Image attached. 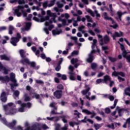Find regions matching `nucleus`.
<instances>
[{
    "mask_svg": "<svg viewBox=\"0 0 130 130\" xmlns=\"http://www.w3.org/2000/svg\"><path fill=\"white\" fill-rule=\"evenodd\" d=\"M47 13L48 16H49L50 17L47 16L39 19L38 18L35 16L33 18V20H34L36 22H38L40 23H41L42 22H45V26H49V24H52L53 22L54 23H55V18H56V14L51 13L50 10H48L47 11Z\"/></svg>",
    "mask_w": 130,
    "mask_h": 130,
    "instance_id": "obj_1",
    "label": "nucleus"
},
{
    "mask_svg": "<svg viewBox=\"0 0 130 130\" xmlns=\"http://www.w3.org/2000/svg\"><path fill=\"white\" fill-rule=\"evenodd\" d=\"M104 20H106V21H111L112 24L113 25H110V27L111 28H112L113 29H117V27H118V24L116 23L114 20L113 19L112 17L108 16V14L106 12L104 13Z\"/></svg>",
    "mask_w": 130,
    "mask_h": 130,
    "instance_id": "obj_2",
    "label": "nucleus"
},
{
    "mask_svg": "<svg viewBox=\"0 0 130 130\" xmlns=\"http://www.w3.org/2000/svg\"><path fill=\"white\" fill-rule=\"evenodd\" d=\"M98 37L101 45L108 44L110 41V37L107 35H106L103 37L101 35H98Z\"/></svg>",
    "mask_w": 130,
    "mask_h": 130,
    "instance_id": "obj_3",
    "label": "nucleus"
},
{
    "mask_svg": "<svg viewBox=\"0 0 130 130\" xmlns=\"http://www.w3.org/2000/svg\"><path fill=\"white\" fill-rule=\"evenodd\" d=\"M0 121L4 123V124H5V125H7L11 128V129H14V126L17 124V121L16 120H13L12 122L8 123L7 120H6V118H2V115L0 114Z\"/></svg>",
    "mask_w": 130,
    "mask_h": 130,
    "instance_id": "obj_4",
    "label": "nucleus"
},
{
    "mask_svg": "<svg viewBox=\"0 0 130 130\" xmlns=\"http://www.w3.org/2000/svg\"><path fill=\"white\" fill-rule=\"evenodd\" d=\"M90 90V87H88L86 89H84L81 92V94H82L83 96L85 95L86 99H88L89 101L91 100V98H90V96H89L91 95V92L89 91Z\"/></svg>",
    "mask_w": 130,
    "mask_h": 130,
    "instance_id": "obj_5",
    "label": "nucleus"
},
{
    "mask_svg": "<svg viewBox=\"0 0 130 130\" xmlns=\"http://www.w3.org/2000/svg\"><path fill=\"white\" fill-rule=\"evenodd\" d=\"M56 105V103H52L50 104V107H53V109L51 111V114H62L63 113V111H61V113H58L56 112L57 110V107L55 106Z\"/></svg>",
    "mask_w": 130,
    "mask_h": 130,
    "instance_id": "obj_6",
    "label": "nucleus"
},
{
    "mask_svg": "<svg viewBox=\"0 0 130 130\" xmlns=\"http://www.w3.org/2000/svg\"><path fill=\"white\" fill-rule=\"evenodd\" d=\"M110 34L113 40H116V37H122V36H123V32L121 31H119V32L115 31L113 34L110 32Z\"/></svg>",
    "mask_w": 130,
    "mask_h": 130,
    "instance_id": "obj_7",
    "label": "nucleus"
},
{
    "mask_svg": "<svg viewBox=\"0 0 130 130\" xmlns=\"http://www.w3.org/2000/svg\"><path fill=\"white\" fill-rule=\"evenodd\" d=\"M17 112H18V110L16 108H11L9 110L5 111L6 114H9L10 115L15 114Z\"/></svg>",
    "mask_w": 130,
    "mask_h": 130,
    "instance_id": "obj_8",
    "label": "nucleus"
},
{
    "mask_svg": "<svg viewBox=\"0 0 130 130\" xmlns=\"http://www.w3.org/2000/svg\"><path fill=\"white\" fill-rule=\"evenodd\" d=\"M95 50H93L91 51L90 53L89 54V57L86 59L87 62H92V61H93L95 57L92 55L95 53Z\"/></svg>",
    "mask_w": 130,
    "mask_h": 130,
    "instance_id": "obj_9",
    "label": "nucleus"
},
{
    "mask_svg": "<svg viewBox=\"0 0 130 130\" xmlns=\"http://www.w3.org/2000/svg\"><path fill=\"white\" fill-rule=\"evenodd\" d=\"M53 95L57 98V99H60L62 96V91L61 90H56L53 92Z\"/></svg>",
    "mask_w": 130,
    "mask_h": 130,
    "instance_id": "obj_10",
    "label": "nucleus"
},
{
    "mask_svg": "<svg viewBox=\"0 0 130 130\" xmlns=\"http://www.w3.org/2000/svg\"><path fill=\"white\" fill-rule=\"evenodd\" d=\"M7 95H9V94H7L5 91L2 92L1 95V100L2 102H7V100H8Z\"/></svg>",
    "mask_w": 130,
    "mask_h": 130,
    "instance_id": "obj_11",
    "label": "nucleus"
},
{
    "mask_svg": "<svg viewBox=\"0 0 130 130\" xmlns=\"http://www.w3.org/2000/svg\"><path fill=\"white\" fill-rule=\"evenodd\" d=\"M27 9L26 11L27 13H31V10L29 8V6L28 5H24V6H18L17 9L20 10H24V9Z\"/></svg>",
    "mask_w": 130,
    "mask_h": 130,
    "instance_id": "obj_12",
    "label": "nucleus"
},
{
    "mask_svg": "<svg viewBox=\"0 0 130 130\" xmlns=\"http://www.w3.org/2000/svg\"><path fill=\"white\" fill-rule=\"evenodd\" d=\"M18 41H20L16 37H12L10 43L12 45H13V46H17V43H18Z\"/></svg>",
    "mask_w": 130,
    "mask_h": 130,
    "instance_id": "obj_13",
    "label": "nucleus"
},
{
    "mask_svg": "<svg viewBox=\"0 0 130 130\" xmlns=\"http://www.w3.org/2000/svg\"><path fill=\"white\" fill-rule=\"evenodd\" d=\"M60 117L58 116H54L52 117H47V119H48V120H52L53 121H54V122H55L56 121H59V120H60Z\"/></svg>",
    "mask_w": 130,
    "mask_h": 130,
    "instance_id": "obj_14",
    "label": "nucleus"
},
{
    "mask_svg": "<svg viewBox=\"0 0 130 130\" xmlns=\"http://www.w3.org/2000/svg\"><path fill=\"white\" fill-rule=\"evenodd\" d=\"M27 105L25 103H22L20 105V107L17 110L18 112H24L25 111V108Z\"/></svg>",
    "mask_w": 130,
    "mask_h": 130,
    "instance_id": "obj_15",
    "label": "nucleus"
},
{
    "mask_svg": "<svg viewBox=\"0 0 130 130\" xmlns=\"http://www.w3.org/2000/svg\"><path fill=\"white\" fill-rule=\"evenodd\" d=\"M14 105V103H8L7 105L4 106V109L5 111H7V110H9V109H11V106H13Z\"/></svg>",
    "mask_w": 130,
    "mask_h": 130,
    "instance_id": "obj_16",
    "label": "nucleus"
},
{
    "mask_svg": "<svg viewBox=\"0 0 130 130\" xmlns=\"http://www.w3.org/2000/svg\"><path fill=\"white\" fill-rule=\"evenodd\" d=\"M0 58L2 60H7L10 61L11 60V56H8L6 54H3L0 55Z\"/></svg>",
    "mask_w": 130,
    "mask_h": 130,
    "instance_id": "obj_17",
    "label": "nucleus"
},
{
    "mask_svg": "<svg viewBox=\"0 0 130 130\" xmlns=\"http://www.w3.org/2000/svg\"><path fill=\"white\" fill-rule=\"evenodd\" d=\"M30 27H31V23L28 22L26 23L25 27H22L21 29L22 31H28V30H30Z\"/></svg>",
    "mask_w": 130,
    "mask_h": 130,
    "instance_id": "obj_18",
    "label": "nucleus"
},
{
    "mask_svg": "<svg viewBox=\"0 0 130 130\" xmlns=\"http://www.w3.org/2000/svg\"><path fill=\"white\" fill-rule=\"evenodd\" d=\"M0 81H2L3 83H5V82H7V83H9L10 82V77L9 76H7L5 77H0Z\"/></svg>",
    "mask_w": 130,
    "mask_h": 130,
    "instance_id": "obj_19",
    "label": "nucleus"
},
{
    "mask_svg": "<svg viewBox=\"0 0 130 130\" xmlns=\"http://www.w3.org/2000/svg\"><path fill=\"white\" fill-rule=\"evenodd\" d=\"M1 71H4L5 75H7L9 73V70L6 69V67L3 66V64L0 62V72Z\"/></svg>",
    "mask_w": 130,
    "mask_h": 130,
    "instance_id": "obj_20",
    "label": "nucleus"
},
{
    "mask_svg": "<svg viewBox=\"0 0 130 130\" xmlns=\"http://www.w3.org/2000/svg\"><path fill=\"white\" fill-rule=\"evenodd\" d=\"M111 80V77H110V76L108 75H106L105 76H104V83H105V84H107V82L109 81L110 82V81Z\"/></svg>",
    "mask_w": 130,
    "mask_h": 130,
    "instance_id": "obj_21",
    "label": "nucleus"
},
{
    "mask_svg": "<svg viewBox=\"0 0 130 130\" xmlns=\"http://www.w3.org/2000/svg\"><path fill=\"white\" fill-rule=\"evenodd\" d=\"M62 32V31L61 30V29L58 30L57 29H53L52 31V33L54 36H56V35H59V34H60V33H61Z\"/></svg>",
    "mask_w": 130,
    "mask_h": 130,
    "instance_id": "obj_22",
    "label": "nucleus"
},
{
    "mask_svg": "<svg viewBox=\"0 0 130 130\" xmlns=\"http://www.w3.org/2000/svg\"><path fill=\"white\" fill-rule=\"evenodd\" d=\"M56 76L58 77V78H61V80L64 81H66V80L67 79V75L65 74L62 75L60 73H57Z\"/></svg>",
    "mask_w": 130,
    "mask_h": 130,
    "instance_id": "obj_23",
    "label": "nucleus"
},
{
    "mask_svg": "<svg viewBox=\"0 0 130 130\" xmlns=\"http://www.w3.org/2000/svg\"><path fill=\"white\" fill-rule=\"evenodd\" d=\"M16 74L14 73H10V80L11 82H16L17 80H16Z\"/></svg>",
    "mask_w": 130,
    "mask_h": 130,
    "instance_id": "obj_24",
    "label": "nucleus"
},
{
    "mask_svg": "<svg viewBox=\"0 0 130 130\" xmlns=\"http://www.w3.org/2000/svg\"><path fill=\"white\" fill-rule=\"evenodd\" d=\"M127 14V12L125 11L124 12H121V11H118L117 12V15L120 20V21H121V17H122V15Z\"/></svg>",
    "mask_w": 130,
    "mask_h": 130,
    "instance_id": "obj_25",
    "label": "nucleus"
},
{
    "mask_svg": "<svg viewBox=\"0 0 130 130\" xmlns=\"http://www.w3.org/2000/svg\"><path fill=\"white\" fill-rule=\"evenodd\" d=\"M20 62L22 64H24L25 63H27V64H29L30 63V61L29 60V59L28 58H23L21 60Z\"/></svg>",
    "mask_w": 130,
    "mask_h": 130,
    "instance_id": "obj_26",
    "label": "nucleus"
},
{
    "mask_svg": "<svg viewBox=\"0 0 130 130\" xmlns=\"http://www.w3.org/2000/svg\"><path fill=\"white\" fill-rule=\"evenodd\" d=\"M118 43H119V44L121 45V49L122 51L123 56H125V54H127V53L126 52V51H125V50L124 49V46L121 45V44L119 43V41H118Z\"/></svg>",
    "mask_w": 130,
    "mask_h": 130,
    "instance_id": "obj_27",
    "label": "nucleus"
},
{
    "mask_svg": "<svg viewBox=\"0 0 130 130\" xmlns=\"http://www.w3.org/2000/svg\"><path fill=\"white\" fill-rule=\"evenodd\" d=\"M127 124H128V127H129L130 117L126 119V122H125L124 124L123 125V127H124V128H126V125H127Z\"/></svg>",
    "mask_w": 130,
    "mask_h": 130,
    "instance_id": "obj_28",
    "label": "nucleus"
},
{
    "mask_svg": "<svg viewBox=\"0 0 130 130\" xmlns=\"http://www.w3.org/2000/svg\"><path fill=\"white\" fill-rule=\"evenodd\" d=\"M68 117H69V116L66 115L60 116V118H61V120L64 123H68V120L67 119Z\"/></svg>",
    "mask_w": 130,
    "mask_h": 130,
    "instance_id": "obj_29",
    "label": "nucleus"
},
{
    "mask_svg": "<svg viewBox=\"0 0 130 130\" xmlns=\"http://www.w3.org/2000/svg\"><path fill=\"white\" fill-rule=\"evenodd\" d=\"M86 11L88 14L91 15V17H93V18L95 17V11L93 12V11L90 9H87Z\"/></svg>",
    "mask_w": 130,
    "mask_h": 130,
    "instance_id": "obj_30",
    "label": "nucleus"
},
{
    "mask_svg": "<svg viewBox=\"0 0 130 130\" xmlns=\"http://www.w3.org/2000/svg\"><path fill=\"white\" fill-rule=\"evenodd\" d=\"M124 93L130 97V87H126L124 90Z\"/></svg>",
    "mask_w": 130,
    "mask_h": 130,
    "instance_id": "obj_31",
    "label": "nucleus"
},
{
    "mask_svg": "<svg viewBox=\"0 0 130 130\" xmlns=\"http://www.w3.org/2000/svg\"><path fill=\"white\" fill-rule=\"evenodd\" d=\"M37 129V126L36 124H34L31 127H27L25 130H36Z\"/></svg>",
    "mask_w": 130,
    "mask_h": 130,
    "instance_id": "obj_32",
    "label": "nucleus"
},
{
    "mask_svg": "<svg viewBox=\"0 0 130 130\" xmlns=\"http://www.w3.org/2000/svg\"><path fill=\"white\" fill-rule=\"evenodd\" d=\"M19 53L20 54V56L22 58H24V57H25L26 56H25V53H26V52L24 51L23 49H21L19 50Z\"/></svg>",
    "mask_w": 130,
    "mask_h": 130,
    "instance_id": "obj_33",
    "label": "nucleus"
},
{
    "mask_svg": "<svg viewBox=\"0 0 130 130\" xmlns=\"http://www.w3.org/2000/svg\"><path fill=\"white\" fill-rule=\"evenodd\" d=\"M93 126L94 127H95L96 130H98V129H99L100 127H102V126H103V123L94 124Z\"/></svg>",
    "mask_w": 130,
    "mask_h": 130,
    "instance_id": "obj_34",
    "label": "nucleus"
},
{
    "mask_svg": "<svg viewBox=\"0 0 130 130\" xmlns=\"http://www.w3.org/2000/svg\"><path fill=\"white\" fill-rule=\"evenodd\" d=\"M19 5H25L28 3L27 0H17Z\"/></svg>",
    "mask_w": 130,
    "mask_h": 130,
    "instance_id": "obj_35",
    "label": "nucleus"
},
{
    "mask_svg": "<svg viewBox=\"0 0 130 130\" xmlns=\"http://www.w3.org/2000/svg\"><path fill=\"white\" fill-rule=\"evenodd\" d=\"M69 75H70V79L71 80V81H75L76 80V77L74 76V75H73V73L72 72H68Z\"/></svg>",
    "mask_w": 130,
    "mask_h": 130,
    "instance_id": "obj_36",
    "label": "nucleus"
},
{
    "mask_svg": "<svg viewBox=\"0 0 130 130\" xmlns=\"http://www.w3.org/2000/svg\"><path fill=\"white\" fill-rule=\"evenodd\" d=\"M85 17L86 18L87 22L93 23V18H92L91 16H90L89 15H86Z\"/></svg>",
    "mask_w": 130,
    "mask_h": 130,
    "instance_id": "obj_37",
    "label": "nucleus"
},
{
    "mask_svg": "<svg viewBox=\"0 0 130 130\" xmlns=\"http://www.w3.org/2000/svg\"><path fill=\"white\" fill-rule=\"evenodd\" d=\"M19 10H20L19 8L15 10V14L16 15L17 17H21L22 13L19 11Z\"/></svg>",
    "mask_w": 130,
    "mask_h": 130,
    "instance_id": "obj_38",
    "label": "nucleus"
},
{
    "mask_svg": "<svg viewBox=\"0 0 130 130\" xmlns=\"http://www.w3.org/2000/svg\"><path fill=\"white\" fill-rule=\"evenodd\" d=\"M15 28L14 26L12 25H10L9 27V34L12 35L13 34V31H14V29Z\"/></svg>",
    "mask_w": 130,
    "mask_h": 130,
    "instance_id": "obj_39",
    "label": "nucleus"
},
{
    "mask_svg": "<svg viewBox=\"0 0 130 130\" xmlns=\"http://www.w3.org/2000/svg\"><path fill=\"white\" fill-rule=\"evenodd\" d=\"M82 111L83 113H85V114H87V115H90V114H91V112L86 109H83Z\"/></svg>",
    "mask_w": 130,
    "mask_h": 130,
    "instance_id": "obj_40",
    "label": "nucleus"
},
{
    "mask_svg": "<svg viewBox=\"0 0 130 130\" xmlns=\"http://www.w3.org/2000/svg\"><path fill=\"white\" fill-rule=\"evenodd\" d=\"M91 69H92V70L93 71H96V70H97V63H91Z\"/></svg>",
    "mask_w": 130,
    "mask_h": 130,
    "instance_id": "obj_41",
    "label": "nucleus"
},
{
    "mask_svg": "<svg viewBox=\"0 0 130 130\" xmlns=\"http://www.w3.org/2000/svg\"><path fill=\"white\" fill-rule=\"evenodd\" d=\"M124 112V110L123 109H120L118 110L119 116H122V114Z\"/></svg>",
    "mask_w": 130,
    "mask_h": 130,
    "instance_id": "obj_42",
    "label": "nucleus"
},
{
    "mask_svg": "<svg viewBox=\"0 0 130 130\" xmlns=\"http://www.w3.org/2000/svg\"><path fill=\"white\" fill-rule=\"evenodd\" d=\"M31 97L28 96L27 94L24 95V101L27 102V101H30Z\"/></svg>",
    "mask_w": 130,
    "mask_h": 130,
    "instance_id": "obj_43",
    "label": "nucleus"
},
{
    "mask_svg": "<svg viewBox=\"0 0 130 130\" xmlns=\"http://www.w3.org/2000/svg\"><path fill=\"white\" fill-rule=\"evenodd\" d=\"M107 127H109V128H111L112 129H114L115 128L114 123H111L107 125Z\"/></svg>",
    "mask_w": 130,
    "mask_h": 130,
    "instance_id": "obj_44",
    "label": "nucleus"
},
{
    "mask_svg": "<svg viewBox=\"0 0 130 130\" xmlns=\"http://www.w3.org/2000/svg\"><path fill=\"white\" fill-rule=\"evenodd\" d=\"M71 63L72 64H75V63L78 62V61H79V60H78L77 58H72L71 60Z\"/></svg>",
    "mask_w": 130,
    "mask_h": 130,
    "instance_id": "obj_45",
    "label": "nucleus"
},
{
    "mask_svg": "<svg viewBox=\"0 0 130 130\" xmlns=\"http://www.w3.org/2000/svg\"><path fill=\"white\" fill-rule=\"evenodd\" d=\"M123 57L126 58L127 62L130 63V54L126 55V54H125V56H123Z\"/></svg>",
    "mask_w": 130,
    "mask_h": 130,
    "instance_id": "obj_46",
    "label": "nucleus"
},
{
    "mask_svg": "<svg viewBox=\"0 0 130 130\" xmlns=\"http://www.w3.org/2000/svg\"><path fill=\"white\" fill-rule=\"evenodd\" d=\"M61 125L59 123L55 124V130H59Z\"/></svg>",
    "mask_w": 130,
    "mask_h": 130,
    "instance_id": "obj_47",
    "label": "nucleus"
},
{
    "mask_svg": "<svg viewBox=\"0 0 130 130\" xmlns=\"http://www.w3.org/2000/svg\"><path fill=\"white\" fill-rule=\"evenodd\" d=\"M109 60L112 62H115L117 59L116 58L112 57H109Z\"/></svg>",
    "mask_w": 130,
    "mask_h": 130,
    "instance_id": "obj_48",
    "label": "nucleus"
},
{
    "mask_svg": "<svg viewBox=\"0 0 130 130\" xmlns=\"http://www.w3.org/2000/svg\"><path fill=\"white\" fill-rule=\"evenodd\" d=\"M43 7L44 9H46L48 7V1H46L43 4Z\"/></svg>",
    "mask_w": 130,
    "mask_h": 130,
    "instance_id": "obj_49",
    "label": "nucleus"
},
{
    "mask_svg": "<svg viewBox=\"0 0 130 130\" xmlns=\"http://www.w3.org/2000/svg\"><path fill=\"white\" fill-rule=\"evenodd\" d=\"M112 76H114V77H119V72H116V71H114L112 74Z\"/></svg>",
    "mask_w": 130,
    "mask_h": 130,
    "instance_id": "obj_50",
    "label": "nucleus"
},
{
    "mask_svg": "<svg viewBox=\"0 0 130 130\" xmlns=\"http://www.w3.org/2000/svg\"><path fill=\"white\" fill-rule=\"evenodd\" d=\"M75 124H78V123H76L75 121H71L69 122V125L70 126H72V127H74L75 126Z\"/></svg>",
    "mask_w": 130,
    "mask_h": 130,
    "instance_id": "obj_51",
    "label": "nucleus"
},
{
    "mask_svg": "<svg viewBox=\"0 0 130 130\" xmlns=\"http://www.w3.org/2000/svg\"><path fill=\"white\" fill-rule=\"evenodd\" d=\"M58 90H63V85L62 84H59L57 86Z\"/></svg>",
    "mask_w": 130,
    "mask_h": 130,
    "instance_id": "obj_52",
    "label": "nucleus"
},
{
    "mask_svg": "<svg viewBox=\"0 0 130 130\" xmlns=\"http://www.w3.org/2000/svg\"><path fill=\"white\" fill-rule=\"evenodd\" d=\"M62 24L63 25V26H69V24L67 23V20L66 19H62L61 20Z\"/></svg>",
    "mask_w": 130,
    "mask_h": 130,
    "instance_id": "obj_53",
    "label": "nucleus"
},
{
    "mask_svg": "<svg viewBox=\"0 0 130 130\" xmlns=\"http://www.w3.org/2000/svg\"><path fill=\"white\" fill-rule=\"evenodd\" d=\"M21 13H22L23 17L27 16V12L25 10H24V9L21 10Z\"/></svg>",
    "mask_w": 130,
    "mask_h": 130,
    "instance_id": "obj_54",
    "label": "nucleus"
},
{
    "mask_svg": "<svg viewBox=\"0 0 130 130\" xmlns=\"http://www.w3.org/2000/svg\"><path fill=\"white\" fill-rule=\"evenodd\" d=\"M70 39H72V40H74L75 43H77V41L78 40V38L77 37H70Z\"/></svg>",
    "mask_w": 130,
    "mask_h": 130,
    "instance_id": "obj_55",
    "label": "nucleus"
},
{
    "mask_svg": "<svg viewBox=\"0 0 130 130\" xmlns=\"http://www.w3.org/2000/svg\"><path fill=\"white\" fill-rule=\"evenodd\" d=\"M94 14L96 15V17H98L99 18H101V15L100 14L98 13V11L97 10H94Z\"/></svg>",
    "mask_w": 130,
    "mask_h": 130,
    "instance_id": "obj_56",
    "label": "nucleus"
},
{
    "mask_svg": "<svg viewBox=\"0 0 130 130\" xmlns=\"http://www.w3.org/2000/svg\"><path fill=\"white\" fill-rule=\"evenodd\" d=\"M73 25L74 27H78L79 26V24H78V21L77 20H74Z\"/></svg>",
    "mask_w": 130,
    "mask_h": 130,
    "instance_id": "obj_57",
    "label": "nucleus"
},
{
    "mask_svg": "<svg viewBox=\"0 0 130 130\" xmlns=\"http://www.w3.org/2000/svg\"><path fill=\"white\" fill-rule=\"evenodd\" d=\"M36 83L37 84H44V82L41 80H36Z\"/></svg>",
    "mask_w": 130,
    "mask_h": 130,
    "instance_id": "obj_58",
    "label": "nucleus"
},
{
    "mask_svg": "<svg viewBox=\"0 0 130 130\" xmlns=\"http://www.w3.org/2000/svg\"><path fill=\"white\" fill-rule=\"evenodd\" d=\"M54 5H55V3H54L53 2H52V1L50 2V3H48V7L49 8H50L51 7H53Z\"/></svg>",
    "mask_w": 130,
    "mask_h": 130,
    "instance_id": "obj_59",
    "label": "nucleus"
},
{
    "mask_svg": "<svg viewBox=\"0 0 130 130\" xmlns=\"http://www.w3.org/2000/svg\"><path fill=\"white\" fill-rule=\"evenodd\" d=\"M105 75V73L104 72H100L98 75V77L100 78Z\"/></svg>",
    "mask_w": 130,
    "mask_h": 130,
    "instance_id": "obj_60",
    "label": "nucleus"
},
{
    "mask_svg": "<svg viewBox=\"0 0 130 130\" xmlns=\"http://www.w3.org/2000/svg\"><path fill=\"white\" fill-rule=\"evenodd\" d=\"M61 69V67L60 66V65H58L55 68V71H56V72H59V71H60Z\"/></svg>",
    "mask_w": 130,
    "mask_h": 130,
    "instance_id": "obj_61",
    "label": "nucleus"
},
{
    "mask_svg": "<svg viewBox=\"0 0 130 130\" xmlns=\"http://www.w3.org/2000/svg\"><path fill=\"white\" fill-rule=\"evenodd\" d=\"M41 127L43 128V129H47V128H49L47 125L45 124H43L42 125Z\"/></svg>",
    "mask_w": 130,
    "mask_h": 130,
    "instance_id": "obj_62",
    "label": "nucleus"
},
{
    "mask_svg": "<svg viewBox=\"0 0 130 130\" xmlns=\"http://www.w3.org/2000/svg\"><path fill=\"white\" fill-rule=\"evenodd\" d=\"M109 82H110V84H109L110 87L111 88V87H113V85H114V81H113V80H111V79Z\"/></svg>",
    "mask_w": 130,
    "mask_h": 130,
    "instance_id": "obj_63",
    "label": "nucleus"
},
{
    "mask_svg": "<svg viewBox=\"0 0 130 130\" xmlns=\"http://www.w3.org/2000/svg\"><path fill=\"white\" fill-rule=\"evenodd\" d=\"M126 21H127V22H127V24L129 25V24H130V22H129V21H130V17L129 16H127L126 17Z\"/></svg>",
    "mask_w": 130,
    "mask_h": 130,
    "instance_id": "obj_64",
    "label": "nucleus"
}]
</instances>
